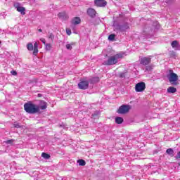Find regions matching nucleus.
Listing matches in <instances>:
<instances>
[{
    "label": "nucleus",
    "mask_w": 180,
    "mask_h": 180,
    "mask_svg": "<svg viewBox=\"0 0 180 180\" xmlns=\"http://www.w3.org/2000/svg\"><path fill=\"white\" fill-rule=\"evenodd\" d=\"M14 7L16 8L18 12H20L21 15H26V8H25V7L20 6L19 3L14 4Z\"/></svg>",
    "instance_id": "nucleus-9"
},
{
    "label": "nucleus",
    "mask_w": 180,
    "mask_h": 180,
    "mask_svg": "<svg viewBox=\"0 0 180 180\" xmlns=\"http://www.w3.org/2000/svg\"><path fill=\"white\" fill-rule=\"evenodd\" d=\"M124 73L120 74V78H124Z\"/></svg>",
    "instance_id": "nucleus-34"
},
{
    "label": "nucleus",
    "mask_w": 180,
    "mask_h": 180,
    "mask_svg": "<svg viewBox=\"0 0 180 180\" xmlns=\"http://www.w3.org/2000/svg\"><path fill=\"white\" fill-rule=\"evenodd\" d=\"M176 160L180 159V151L177 153V155L175 156Z\"/></svg>",
    "instance_id": "nucleus-31"
},
{
    "label": "nucleus",
    "mask_w": 180,
    "mask_h": 180,
    "mask_svg": "<svg viewBox=\"0 0 180 180\" xmlns=\"http://www.w3.org/2000/svg\"><path fill=\"white\" fill-rule=\"evenodd\" d=\"M87 15H89L90 18H95L96 16V11L94 8H89L87 10Z\"/></svg>",
    "instance_id": "nucleus-11"
},
{
    "label": "nucleus",
    "mask_w": 180,
    "mask_h": 180,
    "mask_svg": "<svg viewBox=\"0 0 180 180\" xmlns=\"http://www.w3.org/2000/svg\"><path fill=\"white\" fill-rule=\"evenodd\" d=\"M115 64H117V60L115 56H110L107 60L103 63V65H115Z\"/></svg>",
    "instance_id": "nucleus-5"
},
{
    "label": "nucleus",
    "mask_w": 180,
    "mask_h": 180,
    "mask_svg": "<svg viewBox=\"0 0 180 180\" xmlns=\"http://www.w3.org/2000/svg\"><path fill=\"white\" fill-rule=\"evenodd\" d=\"M146 90V83L144 82H139L137 83L135 86V91L136 92H143Z\"/></svg>",
    "instance_id": "nucleus-6"
},
{
    "label": "nucleus",
    "mask_w": 180,
    "mask_h": 180,
    "mask_svg": "<svg viewBox=\"0 0 180 180\" xmlns=\"http://www.w3.org/2000/svg\"><path fill=\"white\" fill-rule=\"evenodd\" d=\"M38 32H39V33H41V32H43V30L39 29V30H38Z\"/></svg>",
    "instance_id": "nucleus-36"
},
{
    "label": "nucleus",
    "mask_w": 180,
    "mask_h": 180,
    "mask_svg": "<svg viewBox=\"0 0 180 180\" xmlns=\"http://www.w3.org/2000/svg\"><path fill=\"white\" fill-rule=\"evenodd\" d=\"M114 57L115 58V60H119V58H123V54L122 53H117L116 55H114Z\"/></svg>",
    "instance_id": "nucleus-24"
},
{
    "label": "nucleus",
    "mask_w": 180,
    "mask_h": 180,
    "mask_svg": "<svg viewBox=\"0 0 180 180\" xmlns=\"http://www.w3.org/2000/svg\"><path fill=\"white\" fill-rule=\"evenodd\" d=\"M174 53V55H175V52H172Z\"/></svg>",
    "instance_id": "nucleus-38"
},
{
    "label": "nucleus",
    "mask_w": 180,
    "mask_h": 180,
    "mask_svg": "<svg viewBox=\"0 0 180 180\" xmlns=\"http://www.w3.org/2000/svg\"><path fill=\"white\" fill-rule=\"evenodd\" d=\"M41 157L44 158V160H50L51 157L49 153H42Z\"/></svg>",
    "instance_id": "nucleus-20"
},
{
    "label": "nucleus",
    "mask_w": 180,
    "mask_h": 180,
    "mask_svg": "<svg viewBox=\"0 0 180 180\" xmlns=\"http://www.w3.org/2000/svg\"><path fill=\"white\" fill-rule=\"evenodd\" d=\"M48 39H51L52 43H54V34L50 33L48 36Z\"/></svg>",
    "instance_id": "nucleus-25"
},
{
    "label": "nucleus",
    "mask_w": 180,
    "mask_h": 180,
    "mask_svg": "<svg viewBox=\"0 0 180 180\" xmlns=\"http://www.w3.org/2000/svg\"><path fill=\"white\" fill-rule=\"evenodd\" d=\"M179 167H180V162H179Z\"/></svg>",
    "instance_id": "nucleus-39"
},
{
    "label": "nucleus",
    "mask_w": 180,
    "mask_h": 180,
    "mask_svg": "<svg viewBox=\"0 0 180 180\" xmlns=\"http://www.w3.org/2000/svg\"><path fill=\"white\" fill-rule=\"evenodd\" d=\"M171 46L173 49H175V47H178L179 46V42H178L176 40H174L171 43Z\"/></svg>",
    "instance_id": "nucleus-17"
},
{
    "label": "nucleus",
    "mask_w": 180,
    "mask_h": 180,
    "mask_svg": "<svg viewBox=\"0 0 180 180\" xmlns=\"http://www.w3.org/2000/svg\"><path fill=\"white\" fill-rule=\"evenodd\" d=\"M123 122H124V120H123V117H115V123H117V124H122V123H123Z\"/></svg>",
    "instance_id": "nucleus-13"
},
{
    "label": "nucleus",
    "mask_w": 180,
    "mask_h": 180,
    "mask_svg": "<svg viewBox=\"0 0 180 180\" xmlns=\"http://www.w3.org/2000/svg\"><path fill=\"white\" fill-rule=\"evenodd\" d=\"M79 89H88L89 86V82L88 81H82L78 84Z\"/></svg>",
    "instance_id": "nucleus-10"
},
{
    "label": "nucleus",
    "mask_w": 180,
    "mask_h": 180,
    "mask_svg": "<svg viewBox=\"0 0 180 180\" xmlns=\"http://www.w3.org/2000/svg\"><path fill=\"white\" fill-rule=\"evenodd\" d=\"M51 47H52L51 44H46L45 45V49H46V50H47L48 51H50V50H51Z\"/></svg>",
    "instance_id": "nucleus-26"
},
{
    "label": "nucleus",
    "mask_w": 180,
    "mask_h": 180,
    "mask_svg": "<svg viewBox=\"0 0 180 180\" xmlns=\"http://www.w3.org/2000/svg\"><path fill=\"white\" fill-rule=\"evenodd\" d=\"M66 33H67V34L68 35V36H71V30L70 29H68V28H67L66 29Z\"/></svg>",
    "instance_id": "nucleus-30"
},
{
    "label": "nucleus",
    "mask_w": 180,
    "mask_h": 180,
    "mask_svg": "<svg viewBox=\"0 0 180 180\" xmlns=\"http://www.w3.org/2000/svg\"><path fill=\"white\" fill-rule=\"evenodd\" d=\"M166 2L167 4H171L172 2H174V0H166Z\"/></svg>",
    "instance_id": "nucleus-35"
},
{
    "label": "nucleus",
    "mask_w": 180,
    "mask_h": 180,
    "mask_svg": "<svg viewBox=\"0 0 180 180\" xmlns=\"http://www.w3.org/2000/svg\"><path fill=\"white\" fill-rule=\"evenodd\" d=\"M41 106H39V109L41 110H44L45 109H47V103L45 101L41 102Z\"/></svg>",
    "instance_id": "nucleus-15"
},
{
    "label": "nucleus",
    "mask_w": 180,
    "mask_h": 180,
    "mask_svg": "<svg viewBox=\"0 0 180 180\" xmlns=\"http://www.w3.org/2000/svg\"><path fill=\"white\" fill-rule=\"evenodd\" d=\"M120 30H127L129 29V23H125L120 27Z\"/></svg>",
    "instance_id": "nucleus-21"
},
{
    "label": "nucleus",
    "mask_w": 180,
    "mask_h": 180,
    "mask_svg": "<svg viewBox=\"0 0 180 180\" xmlns=\"http://www.w3.org/2000/svg\"><path fill=\"white\" fill-rule=\"evenodd\" d=\"M40 40H41V41L43 42V44H44V46L46 44V39H45L44 38H42V39H41Z\"/></svg>",
    "instance_id": "nucleus-33"
},
{
    "label": "nucleus",
    "mask_w": 180,
    "mask_h": 180,
    "mask_svg": "<svg viewBox=\"0 0 180 180\" xmlns=\"http://www.w3.org/2000/svg\"><path fill=\"white\" fill-rule=\"evenodd\" d=\"M94 5L98 8H103L108 5V2L105 0H94Z\"/></svg>",
    "instance_id": "nucleus-7"
},
{
    "label": "nucleus",
    "mask_w": 180,
    "mask_h": 180,
    "mask_svg": "<svg viewBox=\"0 0 180 180\" xmlns=\"http://www.w3.org/2000/svg\"><path fill=\"white\" fill-rule=\"evenodd\" d=\"M167 154L171 157H174V150L172 148H168L166 150Z\"/></svg>",
    "instance_id": "nucleus-18"
},
{
    "label": "nucleus",
    "mask_w": 180,
    "mask_h": 180,
    "mask_svg": "<svg viewBox=\"0 0 180 180\" xmlns=\"http://www.w3.org/2000/svg\"><path fill=\"white\" fill-rule=\"evenodd\" d=\"M100 81V79L99 77H92L91 79H90V83L91 84H96V82H99Z\"/></svg>",
    "instance_id": "nucleus-16"
},
{
    "label": "nucleus",
    "mask_w": 180,
    "mask_h": 180,
    "mask_svg": "<svg viewBox=\"0 0 180 180\" xmlns=\"http://www.w3.org/2000/svg\"><path fill=\"white\" fill-rule=\"evenodd\" d=\"M131 107L129 105H122L120 106V108L117 110V113L119 115H126V113H129Z\"/></svg>",
    "instance_id": "nucleus-4"
},
{
    "label": "nucleus",
    "mask_w": 180,
    "mask_h": 180,
    "mask_svg": "<svg viewBox=\"0 0 180 180\" xmlns=\"http://www.w3.org/2000/svg\"><path fill=\"white\" fill-rule=\"evenodd\" d=\"M65 12H63V13H59L58 14V18H64V16H65Z\"/></svg>",
    "instance_id": "nucleus-29"
},
{
    "label": "nucleus",
    "mask_w": 180,
    "mask_h": 180,
    "mask_svg": "<svg viewBox=\"0 0 180 180\" xmlns=\"http://www.w3.org/2000/svg\"><path fill=\"white\" fill-rule=\"evenodd\" d=\"M13 141H15V139H9L4 141V143H6V144H13Z\"/></svg>",
    "instance_id": "nucleus-28"
},
{
    "label": "nucleus",
    "mask_w": 180,
    "mask_h": 180,
    "mask_svg": "<svg viewBox=\"0 0 180 180\" xmlns=\"http://www.w3.org/2000/svg\"><path fill=\"white\" fill-rule=\"evenodd\" d=\"M169 75H167V78L169 79V82L171 83L172 85H174L176 86V85H179V82H178V79L179 78L178 77V75L176 73L174 72V70H169Z\"/></svg>",
    "instance_id": "nucleus-2"
},
{
    "label": "nucleus",
    "mask_w": 180,
    "mask_h": 180,
    "mask_svg": "<svg viewBox=\"0 0 180 180\" xmlns=\"http://www.w3.org/2000/svg\"><path fill=\"white\" fill-rule=\"evenodd\" d=\"M77 162L79 164V165H80V167H85L86 162H85V160L81 159V160H78Z\"/></svg>",
    "instance_id": "nucleus-19"
},
{
    "label": "nucleus",
    "mask_w": 180,
    "mask_h": 180,
    "mask_svg": "<svg viewBox=\"0 0 180 180\" xmlns=\"http://www.w3.org/2000/svg\"><path fill=\"white\" fill-rule=\"evenodd\" d=\"M72 46H75V43L72 42L70 44H67L66 45V49L68 50H72Z\"/></svg>",
    "instance_id": "nucleus-22"
},
{
    "label": "nucleus",
    "mask_w": 180,
    "mask_h": 180,
    "mask_svg": "<svg viewBox=\"0 0 180 180\" xmlns=\"http://www.w3.org/2000/svg\"><path fill=\"white\" fill-rule=\"evenodd\" d=\"M11 72L12 75H14V76L18 75V72L15 70H13Z\"/></svg>",
    "instance_id": "nucleus-32"
},
{
    "label": "nucleus",
    "mask_w": 180,
    "mask_h": 180,
    "mask_svg": "<svg viewBox=\"0 0 180 180\" xmlns=\"http://www.w3.org/2000/svg\"><path fill=\"white\" fill-rule=\"evenodd\" d=\"M24 109L27 113H30L32 115H34V113L40 112V108L39 105H37L30 102L24 104Z\"/></svg>",
    "instance_id": "nucleus-1"
},
{
    "label": "nucleus",
    "mask_w": 180,
    "mask_h": 180,
    "mask_svg": "<svg viewBox=\"0 0 180 180\" xmlns=\"http://www.w3.org/2000/svg\"><path fill=\"white\" fill-rule=\"evenodd\" d=\"M27 49L28 50V51H33L34 56H37V53H39V44H37V42H35L33 46V44L30 42L27 44Z\"/></svg>",
    "instance_id": "nucleus-3"
},
{
    "label": "nucleus",
    "mask_w": 180,
    "mask_h": 180,
    "mask_svg": "<svg viewBox=\"0 0 180 180\" xmlns=\"http://www.w3.org/2000/svg\"><path fill=\"white\" fill-rule=\"evenodd\" d=\"M13 127H15V129H20L22 128V126L20 124L18 123V122H15L13 124Z\"/></svg>",
    "instance_id": "nucleus-27"
},
{
    "label": "nucleus",
    "mask_w": 180,
    "mask_h": 180,
    "mask_svg": "<svg viewBox=\"0 0 180 180\" xmlns=\"http://www.w3.org/2000/svg\"><path fill=\"white\" fill-rule=\"evenodd\" d=\"M1 41H0V44H1Z\"/></svg>",
    "instance_id": "nucleus-40"
},
{
    "label": "nucleus",
    "mask_w": 180,
    "mask_h": 180,
    "mask_svg": "<svg viewBox=\"0 0 180 180\" xmlns=\"http://www.w3.org/2000/svg\"><path fill=\"white\" fill-rule=\"evenodd\" d=\"M116 37V35L114 34H111L108 36V40H110V41H113V40H115V38Z\"/></svg>",
    "instance_id": "nucleus-23"
},
{
    "label": "nucleus",
    "mask_w": 180,
    "mask_h": 180,
    "mask_svg": "<svg viewBox=\"0 0 180 180\" xmlns=\"http://www.w3.org/2000/svg\"><path fill=\"white\" fill-rule=\"evenodd\" d=\"M95 116H98V115H96V114H93V115H92V117H95Z\"/></svg>",
    "instance_id": "nucleus-37"
},
{
    "label": "nucleus",
    "mask_w": 180,
    "mask_h": 180,
    "mask_svg": "<svg viewBox=\"0 0 180 180\" xmlns=\"http://www.w3.org/2000/svg\"><path fill=\"white\" fill-rule=\"evenodd\" d=\"M72 25H79L81 23V18L79 17H75L72 21H71Z\"/></svg>",
    "instance_id": "nucleus-12"
},
{
    "label": "nucleus",
    "mask_w": 180,
    "mask_h": 180,
    "mask_svg": "<svg viewBox=\"0 0 180 180\" xmlns=\"http://www.w3.org/2000/svg\"><path fill=\"white\" fill-rule=\"evenodd\" d=\"M151 57H143L142 58H141L140 60V64H141V65H148V64H151Z\"/></svg>",
    "instance_id": "nucleus-8"
},
{
    "label": "nucleus",
    "mask_w": 180,
    "mask_h": 180,
    "mask_svg": "<svg viewBox=\"0 0 180 180\" xmlns=\"http://www.w3.org/2000/svg\"><path fill=\"white\" fill-rule=\"evenodd\" d=\"M167 92H168V94H175V92H176V88H175L174 86H169L167 89Z\"/></svg>",
    "instance_id": "nucleus-14"
}]
</instances>
